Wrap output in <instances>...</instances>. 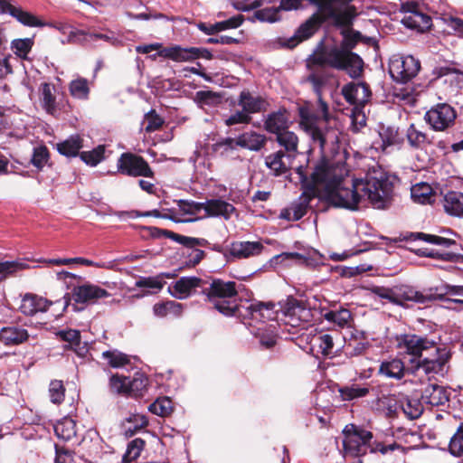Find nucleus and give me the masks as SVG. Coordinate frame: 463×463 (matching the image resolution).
Returning a JSON list of instances; mask_svg holds the SVG:
<instances>
[{
	"instance_id": "48",
	"label": "nucleus",
	"mask_w": 463,
	"mask_h": 463,
	"mask_svg": "<svg viewBox=\"0 0 463 463\" xmlns=\"http://www.w3.org/2000/svg\"><path fill=\"white\" fill-rule=\"evenodd\" d=\"M433 195L432 187L427 183H420L412 186L411 198L414 202L427 203L430 202Z\"/></svg>"
},
{
	"instance_id": "40",
	"label": "nucleus",
	"mask_w": 463,
	"mask_h": 463,
	"mask_svg": "<svg viewBox=\"0 0 463 463\" xmlns=\"http://www.w3.org/2000/svg\"><path fill=\"white\" fill-rule=\"evenodd\" d=\"M153 311L156 316L160 317H166L168 314L179 317L183 313V305L174 300H167L156 303Z\"/></svg>"
},
{
	"instance_id": "36",
	"label": "nucleus",
	"mask_w": 463,
	"mask_h": 463,
	"mask_svg": "<svg viewBox=\"0 0 463 463\" xmlns=\"http://www.w3.org/2000/svg\"><path fill=\"white\" fill-rule=\"evenodd\" d=\"M56 336L61 340L66 343L64 345L63 349L65 351H73L78 354V349L81 344V335L80 332L77 329H66V330H59L56 333Z\"/></svg>"
},
{
	"instance_id": "22",
	"label": "nucleus",
	"mask_w": 463,
	"mask_h": 463,
	"mask_svg": "<svg viewBox=\"0 0 463 463\" xmlns=\"http://www.w3.org/2000/svg\"><path fill=\"white\" fill-rule=\"evenodd\" d=\"M264 246L260 241H233L229 254L235 259H247L260 254Z\"/></svg>"
},
{
	"instance_id": "62",
	"label": "nucleus",
	"mask_w": 463,
	"mask_h": 463,
	"mask_svg": "<svg viewBox=\"0 0 463 463\" xmlns=\"http://www.w3.org/2000/svg\"><path fill=\"white\" fill-rule=\"evenodd\" d=\"M221 95L212 90H199L195 93L194 100L203 105L213 106L220 102Z\"/></svg>"
},
{
	"instance_id": "60",
	"label": "nucleus",
	"mask_w": 463,
	"mask_h": 463,
	"mask_svg": "<svg viewBox=\"0 0 463 463\" xmlns=\"http://www.w3.org/2000/svg\"><path fill=\"white\" fill-rule=\"evenodd\" d=\"M30 268L31 266L24 260L3 261L0 262V274L6 277Z\"/></svg>"
},
{
	"instance_id": "63",
	"label": "nucleus",
	"mask_w": 463,
	"mask_h": 463,
	"mask_svg": "<svg viewBox=\"0 0 463 463\" xmlns=\"http://www.w3.org/2000/svg\"><path fill=\"white\" fill-rule=\"evenodd\" d=\"M145 120L147 123L145 128V130L147 133H151L160 129L165 123L162 117L159 116L155 109H151L147 113H146Z\"/></svg>"
},
{
	"instance_id": "23",
	"label": "nucleus",
	"mask_w": 463,
	"mask_h": 463,
	"mask_svg": "<svg viewBox=\"0 0 463 463\" xmlns=\"http://www.w3.org/2000/svg\"><path fill=\"white\" fill-rule=\"evenodd\" d=\"M405 141L414 150H423L433 144L432 139L425 132L419 129L414 123H411L406 128Z\"/></svg>"
},
{
	"instance_id": "21",
	"label": "nucleus",
	"mask_w": 463,
	"mask_h": 463,
	"mask_svg": "<svg viewBox=\"0 0 463 463\" xmlns=\"http://www.w3.org/2000/svg\"><path fill=\"white\" fill-rule=\"evenodd\" d=\"M52 302L35 294L27 293L22 298L19 310L25 316H33L38 312L48 310Z\"/></svg>"
},
{
	"instance_id": "28",
	"label": "nucleus",
	"mask_w": 463,
	"mask_h": 463,
	"mask_svg": "<svg viewBox=\"0 0 463 463\" xmlns=\"http://www.w3.org/2000/svg\"><path fill=\"white\" fill-rule=\"evenodd\" d=\"M267 143L265 135L255 131L245 132L236 138V145L251 151H260Z\"/></svg>"
},
{
	"instance_id": "15",
	"label": "nucleus",
	"mask_w": 463,
	"mask_h": 463,
	"mask_svg": "<svg viewBox=\"0 0 463 463\" xmlns=\"http://www.w3.org/2000/svg\"><path fill=\"white\" fill-rule=\"evenodd\" d=\"M317 197H318L317 194L303 189L298 200L293 201L288 207L283 208L280 211L279 218L288 222L300 220L307 213L311 201Z\"/></svg>"
},
{
	"instance_id": "61",
	"label": "nucleus",
	"mask_w": 463,
	"mask_h": 463,
	"mask_svg": "<svg viewBox=\"0 0 463 463\" xmlns=\"http://www.w3.org/2000/svg\"><path fill=\"white\" fill-rule=\"evenodd\" d=\"M50 158V152L46 146L43 145L33 148L31 163L38 170H42Z\"/></svg>"
},
{
	"instance_id": "53",
	"label": "nucleus",
	"mask_w": 463,
	"mask_h": 463,
	"mask_svg": "<svg viewBox=\"0 0 463 463\" xmlns=\"http://www.w3.org/2000/svg\"><path fill=\"white\" fill-rule=\"evenodd\" d=\"M102 357L113 368L123 367L130 363L128 356L118 350H108L102 353Z\"/></svg>"
},
{
	"instance_id": "39",
	"label": "nucleus",
	"mask_w": 463,
	"mask_h": 463,
	"mask_svg": "<svg viewBox=\"0 0 463 463\" xmlns=\"http://www.w3.org/2000/svg\"><path fill=\"white\" fill-rule=\"evenodd\" d=\"M128 376H125L119 373H114L110 376L109 381V392L118 396L128 398Z\"/></svg>"
},
{
	"instance_id": "24",
	"label": "nucleus",
	"mask_w": 463,
	"mask_h": 463,
	"mask_svg": "<svg viewBox=\"0 0 463 463\" xmlns=\"http://www.w3.org/2000/svg\"><path fill=\"white\" fill-rule=\"evenodd\" d=\"M375 408L386 418L396 419L400 411V397L395 394H383L375 401Z\"/></svg>"
},
{
	"instance_id": "13",
	"label": "nucleus",
	"mask_w": 463,
	"mask_h": 463,
	"mask_svg": "<svg viewBox=\"0 0 463 463\" xmlns=\"http://www.w3.org/2000/svg\"><path fill=\"white\" fill-rule=\"evenodd\" d=\"M397 342L399 348L404 349L406 354L413 357L411 360V363H417L421 359L424 351H429L430 347L435 346L434 340L416 334L402 335L397 337Z\"/></svg>"
},
{
	"instance_id": "2",
	"label": "nucleus",
	"mask_w": 463,
	"mask_h": 463,
	"mask_svg": "<svg viewBox=\"0 0 463 463\" xmlns=\"http://www.w3.org/2000/svg\"><path fill=\"white\" fill-rule=\"evenodd\" d=\"M363 38L360 32L345 34L340 46L326 48L322 46L308 58V62L315 66L330 67L345 71L352 79H358L364 73L363 59L352 50Z\"/></svg>"
},
{
	"instance_id": "6",
	"label": "nucleus",
	"mask_w": 463,
	"mask_h": 463,
	"mask_svg": "<svg viewBox=\"0 0 463 463\" xmlns=\"http://www.w3.org/2000/svg\"><path fill=\"white\" fill-rule=\"evenodd\" d=\"M110 296L105 288L90 282L74 286L71 291L63 296L64 310L70 306L74 312L81 311L87 305L96 304L99 299Z\"/></svg>"
},
{
	"instance_id": "11",
	"label": "nucleus",
	"mask_w": 463,
	"mask_h": 463,
	"mask_svg": "<svg viewBox=\"0 0 463 463\" xmlns=\"http://www.w3.org/2000/svg\"><path fill=\"white\" fill-rule=\"evenodd\" d=\"M157 57H163L176 62H182L194 61L199 58L212 60L213 54L208 49L205 48H184L180 45H171L164 48L159 52L149 56V58L153 61H155Z\"/></svg>"
},
{
	"instance_id": "18",
	"label": "nucleus",
	"mask_w": 463,
	"mask_h": 463,
	"mask_svg": "<svg viewBox=\"0 0 463 463\" xmlns=\"http://www.w3.org/2000/svg\"><path fill=\"white\" fill-rule=\"evenodd\" d=\"M238 105L250 116L264 112L269 107V102L261 96H253L248 90H242L238 99Z\"/></svg>"
},
{
	"instance_id": "47",
	"label": "nucleus",
	"mask_w": 463,
	"mask_h": 463,
	"mask_svg": "<svg viewBox=\"0 0 463 463\" xmlns=\"http://www.w3.org/2000/svg\"><path fill=\"white\" fill-rule=\"evenodd\" d=\"M449 361V356H445L440 360L420 359L417 361L415 368H422L426 373H439L443 371L445 364Z\"/></svg>"
},
{
	"instance_id": "50",
	"label": "nucleus",
	"mask_w": 463,
	"mask_h": 463,
	"mask_svg": "<svg viewBox=\"0 0 463 463\" xmlns=\"http://www.w3.org/2000/svg\"><path fill=\"white\" fill-rule=\"evenodd\" d=\"M380 372L390 378L400 380L404 376L403 363L397 359L383 363L380 367Z\"/></svg>"
},
{
	"instance_id": "38",
	"label": "nucleus",
	"mask_w": 463,
	"mask_h": 463,
	"mask_svg": "<svg viewBox=\"0 0 463 463\" xmlns=\"http://www.w3.org/2000/svg\"><path fill=\"white\" fill-rule=\"evenodd\" d=\"M128 398L141 399L145 396L147 386L148 379L143 374H137L135 377H128Z\"/></svg>"
},
{
	"instance_id": "4",
	"label": "nucleus",
	"mask_w": 463,
	"mask_h": 463,
	"mask_svg": "<svg viewBox=\"0 0 463 463\" xmlns=\"http://www.w3.org/2000/svg\"><path fill=\"white\" fill-rule=\"evenodd\" d=\"M370 291L380 298L402 307H407L406 302L409 301L424 305L442 298V294H439L433 287L419 291L406 284L395 285L392 288L372 286Z\"/></svg>"
},
{
	"instance_id": "20",
	"label": "nucleus",
	"mask_w": 463,
	"mask_h": 463,
	"mask_svg": "<svg viewBox=\"0 0 463 463\" xmlns=\"http://www.w3.org/2000/svg\"><path fill=\"white\" fill-rule=\"evenodd\" d=\"M450 392L444 386L430 383L428 384L421 394V400L431 406L444 405L449 401Z\"/></svg>"
},
{
	"instance_id": "44",
	"label": "nucleus",
	"mask_w": 463,
	"mask_h": 463,
	"mask_svg": "<svg viewBox=\"0 0 463 463\" xmlns=\"http://www.w3.org/2000/svg\"><path fill=\"white\" fill-rule=\"evenodd\" d=\"M148 410L153 414L167 417L174 411V404L169 397H159L149 405Z\"/></svg>"
},
{
	"instance_id": "29",
	"label": "nucleus",
	"mask_w": 463,
	"mask_h": 463,
	"mask_svg": "<svg viewBox=\"0 0 463 463\" xmlns=\"http://www.w3.org/2000/svg\"><path fill=\"white\" fill-rule=\"evenodd\" d=\"M53 429L58 439L66 442L77 439V424L76 421L70 417H64L58 420L54 424Z\"/></svg>"
},
{
	"instance_id": "12",
	"label": "nucleus",
	"mask_w": 463,
	"mask_h": 463,
	"mask_svg": "<svg viewBox=\"0 0 463 463\" xmlns=\"http://www.w3.org/2000/svg\"><path fill=\"white\" fill-rule=\"evenodd\" d=\"M402 11L405 14L402 20L404 26L410 29L424 33L432 26V19L430 15L423 13L418 3L411 1L402 4Z\"/></svg>"
},
{
	"instance_id": "52",
	"label": "nucleus",
	"mask_w": 463,
	"mask_h": 463,
	"mask_svg": "<svg viewBox=\"0 0 463 463\" xmlns=\"http://www.w3.org/2000/svg\"><path fill=\"white\" fill-rule=\"evenodd\" d=\"M105 146H98L91 151H82L80 153V159L88 165L96 166L104 159Z\"/></svg>"
},
{
	"instance_id": "30",
	"label": "nucleus",
	"mask_w": 463,
	"mask_h": 463,
	"mask_svg": "<svg viewBox=\"0 0 463 463\" xmlns=\"http://www.w3.org/2000/svg\"><path fill=\"white\" fill-rule=\"evenodd\" d=\"M204 283V279H201L198 277H182L174 284V289L178 296L179 298H183L188 297L193 289L200 288L203 291Z\"/></svg>"
},
{
	"instance_id": "37",
	"label": "nucleus",
	"mask_w": 463,
	"mask_h": 463,
	"mask_svg": "<svg viewBox=\"0 0 463 463\" xmlns=\"http://www.w3.org/2000/svg\"><path fill=\"white\" fill-rule=\"evenodd\" d=\"M444 209L451 215H463V193L450 191L444 196Z\"/></svg>"
},
{
	"instance_id": "33",
	"label": "nucleus",
	"mask_w": 463,
	"mask_h": 463,
	"mask_svg": "<svg viewBox=\"0 0 463 463\" xmlns=\"http://www.w3.org/2000/svg\"><path fill=\"white\" fill-rule=\"evenodd\" d=\"M83 147V139L80 135H72L67 139L57 143V151L67 157H75L80 155Z\"/></svg>"
},
{
	"instance_id": "9",
	"label": "nucleus",
	"mask_w": 463,
	"mask_h": 463,
	"mask_svg": "<svg viewBox=\"0 0 463 463\" xmlns=\"http://www.w3.org/2000/svg\"><path fill=\"white\" fill-rule=\"evenodd\" d=\"M117 169L120 175L127 176L155 177V173L148 162L143 156L131 152H124L120 155L117 161Z\"/></svg>"
},
{
	"instance_id": "8",
	"label": "nucleus",
	"mask_w": 463,
	"mask_h": 463,
	"mask_svg": "<svg viewBox=\"0 0 463 463\" xmlns=\"http://www.w3.org/2000/svg\"><path fill=\"white\" fill-rule=\"evenodd\" d=\"M420 70V61L411 55H392L389 61V73L397 83H408Z\"/></svg>"
},
{
	"instance_id": "64",
	"label": "nucleus",
	"mask_w": 463,
	"mask_h": 463,
	"mask_svg": "<svg viewBox=\"0 0 463 463\" xmlns=\"http://www.w3.org/2000/svg\"><path fill=\"white\" fill-rule=\"evenodd\" d=\"M383 142L386 146H400L405 142V135L400 134L397 129L393 128H387L384 133L382 134Z\"/></svg>"
},
{
	"instance_id": "27",
	"label": "nucleus",
	"mask_w": 463,
	"mask_h": 463,
	"mask_svg": "<svg viewBox=\"0 0 463 463\" xmlns=\"http://www.w3.org/2000/svg\"><path fill=\"white\" fill-rule=\"evenodd\" d=\"M356 14V9L354 5H348L343 11L332 9L328 13H323L326 22L328 19H333L335 25L337 27H350Z\"/></svg>"
},
{
	"instance_id": "17",
	"label": "nucleus",
	"mask_w": 463,
	"mask_h": 463,
	"mask_svg": "<svg viewBox=\"0 0 463 463\" xmlns=\"http://www.w3.org/2000/svg\"><path fill=\"white\" fill-rule=\"evenodd\" d=\"M30 335L23 326L10 324L0 329V342L6 346H14L25 343Z\"/></svg>"
},
{
	"instance_id": "14",
	"label": "nucleus",
	"mask_w": 463,
	"mask_h": 463,
	"mask_svg": "<svg viewBox=\"0 0 463 463\" xmlns=\"http://www.w3.org/2000/svg\"><path fill=\"white\" fill-rule=\"evenodd\" d=\"M0 14H9L27 27H43L46 25V23L33 14L25 11L20 5H14L12 0H0Z\"/></svg>"
},
{
	"instance_id": "46",
	"label": "nucleus",
	"mask_w": 463,
	"mask_h": 463,
	"mask_svg": "<svg viewBox=\"0 0 463 463\" xmlns=\"http://www.w3.org/2000/svg\"><path fill=\"white\" fill-rule=\"evenodd\" d=\"M146 440L141 438H136L128 443L127 450L123 455V462L129 463L136 460L145 449Z\"/></svg>"
},
{
	"instance_id": "32",
	"label": "nucleus",
	"mask_w": 463,
	"mask_h": 463,
	"mask_svg": "<svg viewBox=\"0 0 463 463\" xmlns=\"http://www.w3.org/2000/svg\"><path fill=\"white\" fill-rule=\"evenodd\" d=\"M286 153L283 150L274 152L265 157V165L274 176H281L289 172V166L285 163Z\"/></svg>"
},
{
	"instance_id": "19",
	"label": "nucleus",
	"mask_w": 463,
	"mask_h": 463,
	"mask_svg": "<svg viewBox=\"0 0 463 463\" xmlns=\"http://www.w3.org/2000/svg\"><path fill=\"white\" fill-rule=\"evenodd\" d=\"M287 128H289V117L285 108L267 115L264 120V129L267 132L277 135Z\"/></svg>"
},
{
	"instance_id": "51",
	"label": "nucleus",
	"mask_w": 463,
	"mask_h": 463,
	"mask_svg": "<svg viewBox=\"0 0 463 463\" xmlns=\"http://www.w3.org/2000/svg\"><path fill=\"white\" fill-rule=\"evenodd\" d=\"M70 93L72 97L86 99L90 94L89 82L85 78H78L70 83Z\"/></svg>"
},
{
	"instance_id": "58",
	"label": "nucleus",
	"mask_w": 463,
	"mask_h": 463,
	"mask_svg": "<svg viewBox=\"0 0 463 463\" xmlns=\"http://www.w3.org/2000/svg\"><path fill=\"white\" fill-rule=\"evenodd\" d=\"M65 386L61 380H52L49 385L50 400L54 404H61L65 399Z\"/></svg>"
},
{
	"instance_id": "10",
	"label": "nucleus",
	"mask_w": 463,
	"mask_h": 463,
	"mask_svg": "<svg viewBox=\"0 0 463 463\" xmlns=\"http://www.w3.org/2000/svg\"><path fill=\"white\" fill-rule=\"evenodd\" d=\"M457 111L448 103H438L431 107L424 115V120L431 129L444 132L456 123Z\"/></svg>"
},
{
	"instance_id": "56",
	"label": "nucleus",
	"mask_w": 463,
	"mask_h": 463,
	"mask_svg": "<svg viewBox=\"0 0 463 463\" xmlns=\"http://www.w3.org/2000/svg\"><path fill=\"white\" fill-rule=\"evenodd\" d=\"M126 420L129 423H133V427H129L125 430V436L127 438L133 437L137 431L148 425V419L142 414H131Z\"/></svg>"
},
{
	"instance_id": "31",
	"label": "nucleus",
	"mask_w": 463,
	"mask_h": 463,
	"mask_svg": "<svg viewBox=\"0 0 463 463\" xmlns=\"http://www.w3.org/2000/svg\"><path fill=\"white\" fill-rule=\"evenodd\" d=\"M400 410L409 420L419 419L423 411L424 407L420 398L402 396L400 398Z\"/></svg>"
},
{
	"instance_id": "26",
	"label": "nucleus",
	"mask_w": 463,
	"mask_h": 463,
	"mask_svg": "<svg viewBox=\"0 0 463 463\" xmlns=\"http://www.w3.org/2000/svg\"><path fill=\"white\" fill-rule=\"evenodd\" d=\"M244 21L242 14L232 16L225 21L215 23L214 24L207 25L204 23H200L198 28L207 35L215 34L221 31L227 29H235L240 27Z\"/></svg>"
},
{
	"instance_id": "54",
	"label": "nucleus",
	"mask_w": 463,
	"mask_h": 463,
	"mask_svg": "<svg viewBox=\"0 0 463 463\" xmlns=\"http://www.w3.org/2000/svg\"><path fill=\"white\" fill-rule=\"evenodd\" d=\"M33 44V38L14 39L11 43V48L18 57L26 59Z\"/></svg>"
},
{
	"instance_id": "45",
	"label": "nucleus",
	"mask_w": 463,
	"mask_h": 463,
	"mask_svg": "<svg viewBox=\"0 0 463 463\" xmlns=\"http://www.w3.org/2000/svg\"><path fill=\"white\" fill-rule=\"evenodd\" d=\"M339 393L343 401H352L367 396L370 393V389L367 386L354 383L350 386L340 388Z\"/></svg>"
},
{
	"instance_id": "7",
	"label": "nucleus",
	"mask_w": 463,
	"mask_h": 463,
	"mask_svg": "<svg viewBox=\"0 0 463 463\" xmlns=\"http://www.w3.org/2000/svg\"><path fill=\"white\" fill-rule=\"evenodd\" d=\"M421 240L425 242L441 246L444 249H448L447 261L463 263V254L458 252L459 249H462L461 244L458 243L455 240L444 238L438 235L428 234L424 232H410L401 233L398 238L393 241H415Z\"/></svg>"
},
{
	"instance_id": "59",
	"label": "nucleus",
	"mask_w": 463,
	"mask_h": 463,
	"mask_svg": "<svg viewBox=\"0 0 463 463\" xmlns=\"http://www.w3.org/2000/svg\"><path fill=\"white\" fill-rule=\"evenodd\" d=\"M449 450L455 457L463 456V422L458 425L456 433L450 439Z\"/></svg>"
},
{
	"instance_id": "43",
	"label": "nucleus",
	"mask_w": 463,
	"mask_h": 463,
	"mask_svg": "<svg viewBox=\"0 0 463 463\" xmlns=\"http://www.w3.org/2000/svg\"><path fill=\"white\" fill-rule=\"evenodd\" d=\"M369 347L370 344L364 335L363 340H358L356 336L352 335L345 345V354L348 357L359 356L364 354Z\"/></svg>"
},
{
	"instance_id": "42",
	"label": "nucleus",
	"mask_w": 463,
	"mask_h": 463,
	"mask_svg": "<svg viewBox=\"0 0 463 463\" xmlns=\"http://www.w3.org/2000/svg\"><path fill=\"white\" fill-rule=\"evenodd\" d=\"M361 87L367 96L371 95L369 85L365 82H354L347 83L342 88V95L345 101L350 105H357L358 99L356 98L358 88Z\"/></svg>"
},
{
	"instance_id": "16",
	"label": "nucleus",
	"mask_w": 463,
	"mask_h": 463,
	"mask_svg": "<svg viewBox=\"0 0 463 463\" xmlns=\"http://www.w3.org/2000/svg\"><path fill=\"white\" fill-rule=\"evenodd\" d=\"M326 23V17L323 13L315 12L307 20L299 25L293 38L289 40V47H294L298 43L312 37Z\"/></svg>"
},
{
	"instance_id": "41",
	"label": "nucleus",
	"mask_w": 463,
	"mask_h": 463,
	"mask_svg": "<svg viewBox=\"0 0 463 463\" xmlns=\"http://www.w3.org/2000/svg\"><path fill=\"white\" fill-rule=\"evenodd\" d=\"M52 90L53 87L50 83L43 82L41 84L42 106L48 114L54 116L57 113V108L56 98L52 93Z\"/></svg>"
},
{
	"instance_id": "5",
	"label": "nucleus",
	"mask_w": 463,
	"mask_h": 463,
	"mask_svg": "<svg viewBox=\"0 0 463 463\" xmlns=\"http://www.w3.org/2000/svg\"><path fill=\"white\" fill-rule=\"evenodd\" d=\"M299 176V181L302 189L318 194L317 186L325 184V187L334 182H336L338 177L334 175V168L329 160L322 156L317 160L307 159L306 165H299L296 169Z\"/></svg>"
},
{
	"instance_id": "49",
	"label": "nucleus",
	"mask_w": 463,
	"mask_h": 463,
	"mask_svg": "<svg viewBox=\"0 0 463 463\" xmlns=\"http://www.w3.org/2000/svg\"><path fill=\"white\" fill-rule=\"evenodd\" d=\"M276 140L287 152H296L298 149V138L297 135L293 131L288 130V128L277 134Z\"/></svg>"
},
{
	"instance_id": "35",
	"label": "nucleus",
	"mask_w": 463,
	"mask_h": 463,
	"mask_svg": "<svg viewBox=\"0 0 463 463\" xmlns=\"http://www.w3.org/2000/svg\"><path fill=\"white\" fill-rule=\"evenodd\" d=\"M203 208L208 215H222L225 219H229L232 213L236 210L232 203L219 199L208 200Z\"/></svg>"
},
{
	"instance_id": "25",
	"label": "nucleus",
	"mask_w": 463,
	"mask_h": 463,
	"mask_svg": "<svg viewBox=\"0 0 463 463\" xmlns=\"http://www.w3.org/2000/svg\"><path fill=\"white\" fill-rule=\"evenodd\" d=\"M275 303L257 301L247 307L249 316L252 319H277L279 310H275Z\"/></svg>"
},
{
	"instance_id": "55",
	"label": "nucleus",
	"mask_w": 463,
	"mask_h": 463,
	"mask_svg": "<svg viewBox=\"0 0 463 463\" xmlns=\"http://www.w3.org/2000/svg\"><path fill=\"white\" fill-rule=\"evenodd\" d=\"M169 274H161L156 277H140L135 283L137 288H147L161 290L165 284L163 278H170Z\"/></svg>"
},
{
	"instance_id": "57",
	"label": "nucleus",
	"mask_w": 463,
	"mask_h": 463,
	"mask_svg": "<svg viewBox=\"0 0 463 463\" xmlns=\"http://www.w3.org/2000/svg\"><path fill=\"white\" fill-rule=\"evenodd\" d=\"M299 127L305 131H308L317 126L318 117L312 113L307 107L298 108Z\"/></svg>"
},
{
	"instance_id": "1",
	"label": "nucleus",
	"mask_w": 463,
	"mask_h": 463,
	"mask_svg": "<svg viewBox=\"0 0 463 463\" xmlns=\"http://www.w3.org/2000/svg\"><path fill=\"white\" fill-rule=\"evenodd\" d=\"M362 187L374 208L385 209L390 202L393 184L383 172H373L367 175L365 180H354L351 188L341 185L340 178L324 187L320 200L335 208H344L350 211L358 210L361 195L358 189Z\"/></svg>"
},
{
	"instance_id": "34",
	"label": "nucleus",
	"mask_w": 463,
	"mask_h": 463,
	"mask_svg": "<svg viewBox=\"0 0 463 463\" xmlns=\"http://www.w3.org/2000/svg\"><path fill=\"white\" fill-rule=\"evenodd\" d=\"M323 317L329 323L337 326L339 328L348 326L352 322V314L349 309L340 307L334 310H322Z\"/></svg>"
},
{
	"instance_id": "3",
	"label": "nucleus",
	"mask_w": 463,
	"mask_h": 463,
	"mask_svg": "<svg viewBox=\"0 0 463 463\" xmlns=\"http://www.w3.org/2000/svg\"><path fill=\"white\" fill-rule=\"evenodd\" d=\"M204 283L200 294L204 297L205 303L225 317L238 316L240 312L239 291L235 281L208 277L204 279Z\"/></svg>"
}]
</instances>
